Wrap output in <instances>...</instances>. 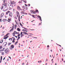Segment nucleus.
Listing matches in <instances>:
<instances>
[{
  "instance_id": "obj_31",
  "label": "nucleus",
  "mask_w": 65,
  "mask_h": 65,
  "mask_svg": "<svg viewBox=\"0 0 65 65\" xmlns=\"http://www.w3.org/2000/svg\"><path fill=\"white\" fill-rule=\"evenodd\" d=\"M25 7H26V6H23L22 7V8H23V9H25Z\"/></svg>"
},
{
  "instance_id": "obj_54",
  "label": "nucleus",
  "mask_w": 65,
  "mask_h": 65,
  "mask_svg": "<svg viewBox=\"0 0 65 65\" xmlns=\"http://www.w3.org/2000/svg\"><path fill=\"white\" fill-rule=\"evenodd\" d=\"M8 57V58H10V59H11V57H10L9 56Z\"/></svg>"
},
{
  "instance_id": "obj_4",
  "label": "nucleus",
  "mask_w": 65,
  "mask_h": 65,
  "mask_svg": "<svg viewBox=\"0 0 65 65\" xmlns=\"http://www.w3.org/2000/svg\"><path fill=\"white\" fill-rule=\"evenodd\" d=\"M34 11V10H30V12H31V13L34 14H36V11Z\"/></svg>"
},
{
  "instance_id": "obj_19",
  "label": "nucleus",
  "mask_w": 65,
  "mask_h": 65,
  "mask_svg": "<svg viewBox=\"0 0 65 65\" xmlns=\"http://www.w3.org/2000/svg\"><path fill=\"white\" fill-rule=\"evenodd\" d=\"M13 30V26H12V29H11L10 30V32H11V31H12V30Z\"/></svg>"
},
{
  "instance_id": "obj_27",
  "label": "nucleus",
  "mask_w": 65,
  "mask_h": 65,
  "mask_svg": "<svg viewBox=\"0 0 65 65\" xmlns=\"http://www.w3.org/2000/svg\"><path fill=\"white\" fill-rule=\"evenodd\" d=\"M11 44V43L10 42H9L8 43V46H9L10 45V44Z\"/></svg>"
},
{
  "instance_id": "obj_17",
  "label": "nucleus",
  "mask_w": 65,
  "mask_h": 65,
  "mask_svg": "<svg viewBox=\"0 0 65 65\" xmlns=\"http://www.w3.org/2000/svg\"><path fill=\"white\" fill-rule=\"evenodd\" d=\"M7 20L6 19H3V22H6V21H7Z\"/></svg>"
},
{
  "instance_id": "obj_56",
  "label": "nucleus",
  "mask_w": 65,
  "mask_h": 65,
  "mask_svg": "<svg viewBox=\"0 0 65 65\" xmlns=\"http://www.w3.org/2000/svg\"><path fill=\"white\" fill-rule=\"evenodd\" d=\"M22 31H25V30H24V29H23L22 30Z\"/></svg>"
},
{
  "instance_id": "obj_43",
  "label": "nucleus",
  "mask_w": 65,
  "mask_h": 65,
  "mask_svg": "<svg viewBox=\"0 0 65 65\" xmlns=\"http://www.w3.org/2000/svg\"><path fill=\"white\" fill-rule=\"evenodd\" d=\"M22 2L21 1H20L18 2V3H22Z\"/></svg>"
},
{
  "instance_id": "obj_57",
  "label": "nucleus",
  "mask_w": 65,
  "mask_h": 65,
  "mask_svg": "<svg viewBox=\"0 0 65 65\" xmlns=\"http://www.w3.org/2000/svg\"><path fill=\"white\" fill-rule=\"evenodd\" d=\"M0 21L1 22V21H2V19H0Z\"/></svg>"
},
{
  "instance_id": "obj_5",
  "label": "nucleus",
  "mask_w": 65,
  "mask_h": 65,
  "mask_svg": "<svg viewBox=\"0 0 65 65\" xmlns=\"http://www.w3.org/2000/svg\"><path fill=\"white\" fill-rule=\"evenodd\" d=\"M13 48H14V46L13 45H11V46L10 47V49L11 50H12Z\"/></svg>"
},
{
  "instance_id": "obj_22",
  "label": "nucleus",
  "mask_w": 65,
  "mask_h": 65,
  "mask_svg": "<svg viewBox=\"0 0 65 65\" xmlns=\"http://www.w3.org/2000/svg\"><path fill=\"white\" fill-rule=\"evenodd\" d=\"M18 20L19 21V22H20V16H19V17H18Z\"/></svg>"
},
{
  "instance_id": "obj_41",
  "label": "nucleus",
  "mask_w": 65,
  "mask_h": 65,
  "mask_svg": "<svg viewBox=\"0 0 65 65\" xmlns=\"http://www.w3.org/2000/svg\"><path fill=\"white\" fill-rule=\"evenodd\" d=\"M24 12H23V11H22V12H21V14H23V13H24Z\"/></svg>"
},
{
  "instance_id": "obj_23",
  "label": "nucleus",
  "mask_w": 65,
  "mask_h": 65,
  "mask_svg": "<svg viewBox=\"0 0 65 65\" xmlns=\"http://www.w3.org/2000/svg\"><path fill=\"white\" fill-rule=\"evenodd\" d=\"M8 37V36L4 38V39H7Z\"/></svg>"
},
{
  "instance_id": "obj_52",
  "label": "nucleus",
  "mask_w": 65,
  "mask_h": 65,
  "mask_svg": "<svg viewBox=\"0 0 65 65\" xmlns=\"http://www.w3.org/2000/svg\"><path fill=\"white\" fill-rule=\"evenodd\" d=\"M20 37H19L18 38V39H20Z\"/></svg>"
},
{
  "instance_id": "obj_51",
  "label": "nucleus",
  "mask_w": 65,
  "mask_h": 65,
  "mask_svg": "<svg viewBox=\"0 0 65 65\" xmlns=\"http://www.w3.org/2000/svg\"><path fill=\"white\" fill-rule=\"evenodd\" d=\"M22 34V32H21V35H23V34Z\"/></svg>"
},
{
  "instance_id": "obj_30",
  "label": "nucleus",
  "mask_w": 65,
  "mask_h": 65,
  "mask_svg": "<svg viewBox=\"0 0 65 65\" xmlns=\"http://www.w3.org/2000/svg\"><path fill=\"white\" fill-rule=\"evenodd\" d=\"M18 43V41L16 42H15V45H17V43Z\"/></svg>"
},
{
  "instance_id": "obj_58",
  "label": "nucleus",
  "mask_w": 65,
  "mask_h": 65,
  "mask_svg": "<svg viewBox=\"0 0 65 65\" xmlns=\"http://www.w3.org/2000/svg\"><path fill=\"white\" fill-rule=\"evenodd\" d=\"M15 9H13V11H15Z\"/></svg>"
},
{
  "instance_id": "obj_40",
  "label": "nucleus",
  "mask_w": 65,
  "mask_h": 65,
  "mask_svg": "<svg viewBox=\"0 0 65 65\" xmlns=\"http://www.w3.org/2000/svg\"><path fill=\"white\" fill-rule=\"evenodd\" d=\"M24 35H21V37H22Z\"/></svg>"
},
{
  "instance_id": "obj_53",
  "label": "nucleus",
  "mask_w": 65,
  "mask_h": 65,
  "mask_svg": "<svg viewBox=\"0 0 65 65\" xmlns=\"http://www.w3.org/2000/svg\"><path fill=\"white\" fill-rule=\"evenodd\" d=\"M5 57H4L3 59V60H5Z\"/></svg>"
},
{
  "instance_id": "obj_55",
  "label": "nucleus",
  "mask_w": 65,
  "mask_h": 65,
  "mask_svg": "<svg viewBox=\"0 0 65 65\" xmlns=\"http://www.w3.org/2000/svg\"><path fill=\"white\" fill-rule=\"evenodd\" d=\"M28 6H30V4H28Z\"/></svg>"
},
{
  "instance_id": "obj_1",
  "label": "nucleus",
  "mask_w": 65,
  "mask_h": 65,
  "mask_svg": "<svg viewBox=\"0 0 65 65\" xmlns=\"http://www.w3.org/2000/svg\"><path fill=\"white\" fill-rule=\"evenodd\" d=\"M11 4H14V6H15L16 5L15 3H16V2L15 1H10Z\"/></svg>"
},
{
  "instance_id": "obj_20",
  "label": "nucleus",
  "mask_w": 65,
  "mask_h": 65,
  "mask_svg": "<svg viewBox=\"0 0 65 65\" xmlns=\"http://www.w3.org/2000/svg\"><path fill=\"white\" fill-rule=\"evenodd\" d=\"M23 34H24V35H26L27 34V35H28V34H27V32H23Z\"/></svg>"
},
{
  "instance_id": "obj_29",
  "label": "nucleus",
  "mask_w": 65,
  "mask_h": 65,
  "mask_svg": "<svg viewBox=\"0 0 65 65\" xmlns=\"http://www.w3.org/2000/svg\"><path fill=\"white\" fill-rule=\"evenodd\" d=\"M2 1H3V2H4V3H5L6 1V0H2Z\"/></svg>"
},
{
  "instance_id": "obj_6",
  "label": "nucleus",
  "mask_w": 65,
  "mask_h": 65,
  "mask_svg": "<svg viewBox=\"0 0 65 65\" xmlns=\"http://www.w3.org/2000/svg\"><path fill=\"white\" fill-rule=\"evenodd\" d=\"M9 16L10 18H12V13L11 12L9 14Z\"/></svg>"
},
{
  "instance_id": "obj_18",
  "label": "nucleus",
  "mask_w": 65,
  "mask_h": 65,
  "mask_svg": "<svg viewBox=\"0 0 65 65\" xmlns=\"http://www.w3.org/2000/svg\"><path fill=\"white\" fill-rule=\"evenodd\" d=\"M2 56H1V61H0V63H1V62H2Z\"/></svg>"
},
{
  "instance_id": "obj_44",
  "label": "nucleus",
  "mask_w": 65,
  "mask_h": 65,
  "mask_svg": "<svg viewBox=\"0 0 65 65\" xmlns=\"http://www.w3.org/2000/svg\"><path fill=\"white\" fill-rule=\"evenodd\" d=\"M32 17H33V18H35V17H35V15H32Z\"/></svg>"
},
{
  "instance_id": "obj_59",
  "label": "nucleus",
  "mask_w": 65,
  "mask_h": 65,
  "mask_svg": "<svg viewBox=\"0 0 65 65\" xmlns=\"http://www.w3.org/2000/svg\"><path fill=\"white\" fill-rule=\"evenodd\" d=\"M34 20H33L32 21H31V22H33V21H34Z\"/></svg>"
},
{
  "instance_id": "obj_62",
  "label": "nucleus",
  "mask_w": 65,
  "mask_h": 65,
  "mask_svg": "<svg viewBox=\"0 0 65 65\" xmlns=\"http://www.w3.org/2000/svg\"><path fill=\"white\" fill-rule=\"evenodd\" d=\"M9 60V59H7V61H8Z\"/></svg>"
},
{
  "instance_id": "obj_48",
  "label": "nucleus",
  "mask_w": 65,
  "mask_h": 65,
  "mask_svg": "<svg viewBox=\"0 0 65 65\" xmlns=\"http://www.w3.org/2000/svg\"><path fill=\"white\" fill-rule=\"evenodd\" d=\"M19 33H19V32H16V34H19Z\"/></svg>"
},
{
  "instance_id": "obj_8",
  "label": "nucleus",
  "mask_w": 65,
  "mask_h": 65,
  "mask_svg": "<svg viewBox=\"0 0 65 65\" xmlns=\"http://www.w3.org/2000/svg\"><path fill=\"white\" fill-rule=\"evenodd\" d=\"M7 42H5L3 43V45L4 46H6V45H7Z\"/></svg>"
},
{
  "instance_id": "obj_32",
  "label": "nucleus",
  "mask_w": 65,
  "mask_h": 65,
  "mask_svg": "<svg viewBox=\"0 0 65 65\" xmlns=\"http://www.w3.org/2000/svg\"><path fill=\"white\" fill-rule=\"evenodd\" d=\"M3 51L2 50H0V53H2L3 52Z\"/></svg>"
},
{
  "instance_id": "obj_42",
  "label": "nucleus",
  "mask_w": 65,
  "mask_h": 65,
  "mask_svg": "<svg viewBox=\"0 0 65 65\" xmlns=\"http://www.w3.org/2000/svg\"><path fill=\"white\" fill-rule=\"evenodd\" d=\"M5 48H3V50H2L3 51H4V50H5Z\"/></svg>"
},
{
  "instance_id": "obj_60",
  "label": "nucleus",
  "mask_w": 65,
  "mask_h": 65,
  "mask_svg": "<svg viewBox=\"0 0 65 65\" xmlns=\"http://www.w3.org/2000/svg\"><path fill=\"white\" fill-rule=\"evenodd\" d=\"M5 64H7V62H5Z\"/></svg>"
},
{
  "instance_id": "obj_33",
  "label": "nucleus",
  "mask_w": 65,
  "mask_h": 65,
  "mask_svg": "<svg viewBox=\"0 0 65 65\" xmlns=\"http://www.w3.org/2000/svg\"><path fill=\"white\" fill-rule=\"evenodd\" d=\"M20 26H21L22 27L23 26V25H22V24L20 22Z\"/></svg>"
},
{
  "instance_id": "obj_24",
  "label": "nucleus",
  "mask_w": 65,
  "mask_h": 65,
  "mask_svg": "<svg viewBox=\"0 0 65 65\" xmlns=\"http://www.w3.org/2000/svg\"><path fill=\"white\" fill-rule=\"evenodd\" d=\"M10 34L9 33H8L7 34H6L5 36L4 37H6V36H7L8 35Z\"/></svg>"
},
{
  "instance_id": "obj_28",
  "label": "nucleus",
  "mask_w": 65,
  "mask_h": 65,
  "mask_svg": "<svg viewBox=\"0 0 65 65\" xmlns=\"http://www.w3.org/2000/svg\"><path fill=\"white\" fill-rule=\"evenodd\" d=\"M3 40H1L0 41V43H2V42H3Z\"/></svg>"
},
{
  "instance_id": "obj_9",
  "label": "nucleus",
  "mask_w": 65,
  "mask_h": 65,
  "mask_svg": "<svg viewBox=\"0 0 65 65\" xmlns=\"http://www.w3.org/2000/svg\"><path fill=\"white\" fill-rule=\"evenodd\" d=\"M8 20H7V21L8 22H9V23H10V22L9 21H11V18H9L8 19Z\"/></svg>"
},
{
  "instance_id": "obj_21",
  "label": "nucleus",
  "mask_w": 65,
  "mask_h": 65,
  "mask_svg": "<svg viewBox=\"0 0 65 65\" xmlns=\"http://www.w3.org/2000/svg\"><path fill=\"white\" fill-rule=\"evenodd\" d=\"M1 15H2V17H3L4 16V13H1Z\"/></svg>"
},
{
  "instance_id": "obj_35",
  "label": "nucleus",
  "mask_w": 65,
  "mask_h": 65,
  "mask_svg": "<svg viewBox=\"0 0 65 65\" xmlns=\"http://www.w3.org/2000/svg\"><path fill=\"white\" fill-rule=\"evenodd\" d=\"M3 48L2 46H0V49H1V48Z\"/></svg>"
},
{
  "instance_id": "obj_16",
  "label": "nucleus",
  "mask_w": 65,
  "mask_h": 65,
  "mask_svg": "<svg viewBox=\"0 0 65 65\" xmlns=\"http://www.w3.org/2000/svg\"><path fill=\"white\" fill-rule=\"evenodd\" d=\"M17 31H14L12 34V35H15V34H16Z\"/></svg>"
},
{
  "instance_id": "obj_25",
  "label": "nucleus",
  "mask_w": 65,
  "mask_h": 65,
  "mask_svg": "<svg viewBox=\"0 0 65 65\" xmlns=\"http://www.w3.org/2000/svg\"><path fill=\"white\" fill-rule=\"evenodd\" d=\"M17 30L18 31H21V30L19 28H18L17 29Z\"/></svg>"
},
{
  "instance_id": "obj_13",
  "label": "nucleus",
  "mask_w": 65,
  "mask_h": 65,
  "mask_svg": "<svg viewBox=\"0 0 65 65\" xmlns=\"http://www.w3.org/2000/svg\"><path fill=\"white\" fill-rule=\"evenodd\" d=\"M38 17L40 19V20L41 21V22L42 21V20H41V17L39 16H38Z\"/></svg>"
},
{
  "instance_id": "obj_12",
  "label": "nucleus",
  "mask_w": 65,
  "mask_h": 65,
  "mask_svg": "<svg viewBox=\"0 0 65 65\" xmlns=\"http://www.w3.org/2000/svg\"><path fill=\"white\" fill-rule=\"evenodd\" d=\"M9 7L10 8H13V5L12 4H11L9 6Z\"/></svg>"
},
{
  "instance_id": "obj_61",
  "label": "nucleus",
  "mask_w": 65,
  "mask_h": 65,
  "mask_svg": "<svg viewBox=\"0 0 65 65\" xmlns=\"http://www.w3.org/2000/svg\"><path fill=\"white\" fill-rule=\"evenodd\" d=\"M15 27L16 28V27H17V25H15Z\"/></svg>"
},
{
  "instance_id": "obj_11",
  "label": "nucleus",
  "mask_w": 65,
  "mask_h": 65,
  "mask_svg": "<svg viewBox=\"0 0 65 65\" xmlns=\"http://www.w3.org/2000/svg\"><path fill=\"white\" fill-rule=\"evenodd\" d=\"M8 51H9L8 48H7L6 50H5V53H7V52H8Z\"/></svg>"
},
{
  "instance_id": "obj_49",
  "label": "nucleus",
  "mask_w": 65,
  "mask_h": 65,
  "mask_svg": "<svg viewBox=\"0 0 65 65\" xmlns=\"http://www.w3.org/2000/svg\"><path fill=\"white\" fill-rule=\"evenodd\" d=\"M58 45H59V46H60V47H61V45L59 44H58Z\"/></svg>"
},
{
  "instance_id": "obj_14",
  "label": "nucleus",
  "mask_w": 65,
  "mask_h": 65,
  "mask_svg": "<svg viewBox=\"0 0 65 65\" xmlns=\"http://www.w3.org/2000/svg\"><path fill=\"white\" fill-rule=\"evenodd\" d=\"M16 14H17V17H18V16L20 15V14H19V12L18 11L16 12Z\"/></svg>"
},
{
  "instance_id": "obj_63",
  "label": "nucleus",
  "mask_w": 65,
  "mask_h": 65,
  "mask_svg": "<svg viewBox=\"0 0 65 65\" xmlns=\"http://www.w3.org/2000/svg\"><path fill=\"white\" fill-rule=\"evenodd\" d=\"M16 24H18V23L17 22H16Z\"/></svg>"
},
{
  "instance_id": "obj_50",
  "label": "nucleus",
  "mask_w": 65,
  "mask_h": 65,
  "mask_svg": "<svg viewBox=\"0 0 65 65\" xmlns=\"http://www.w3.org/2000/svg\"><path fill=\"white\" fill-rule=\"evenodd\" d=\"M50 47V46H49V45H48L47 46V47H48H48Z\"/></svg>"
},
{
  "instance_id": "obj_26",
  "label": "nucleus",
  "mask_w": 65,
  "mask_h": 65,
  "mask_svg": "<svg viewBox=\"0 0 65 65\" xmlns=\"http://www.w3.org/2000/svg\"><path fill=\"white\" fill-rule=\"evenodd\" d=\"M4 6H2L1 7V9H3V8H4Z\"/></svg>"
},
{
  "instance_id": "obj_64",
  "label": "nucleus",
  "mask_w": 65,
  "mask_h": 65,
  "mask_svg": "<svg viewBox=\"0 0 65 65\" xmlns=\"http://www.w3.org/2000/svg\"><path fill=\"white\" fill-rule=\"evenodd\" d=\"M15 36V37H16V38H17V36Z\"/></svg>"
},
{
  "instance_id": "obj_45",
  "label": "nucleus",
  "mask_w": 65,
  "mask_h": 65,
  "mask_svg": "<svg viewBox=\"0 0 65 65\" xmlns=\"http://www.w3.org/2000/svg\"><path fill=\"white\" fill-rule=\"evenodd\" d=\"M2 18V17L1 14L0 15V18Z\"/></svg>"
},
{
  "instance_id": "obj_3",
  "label": "nucleus",
  "mask_w": 65,
  "mask_h": 65,
  "mask_svg": "<svg viewBox=\"0 0 65 65\" xmlns=\"http://www.w3.org/2000/svg\"><path fill=\"white\" fill-rule=\"evenodd\" d=\"M13 39V40L12 41V42L14 43L15 42L14 41V40H15V38L14 37H12V38H10L9 39V40H11V41H12V39Z\"/></svg>"
},
{
  "instance_id": "obj_10",
  "label": "nucleus",
  "mask_w": 65,
  "mask_h": 65,
  "mask_svg": "<svg viewBox=\"0 0 65 65\" xmlns=\"http://www.w3.org/2000/svg\"><path fill=\"white\" fill-rule=\"evenodd\" d=\"M3 5L5 6V7L7 6V4L6 3H4L3 4Z\"/></svg>"
},
{
  "instance_id": "obj_39",
  "label": "nucleus",
  "mask_w": 65,
  "mask_h": 65,
  "mask_svg": "<svg viewBox=\"0 0 65 65\" xmlns=\"http://www.w3.org/2000/svg\"><path fill=\"white\" fill-rule=\"evenodd\" d=\"M2 55H4V52H3L2 53Z\"/></svg>"
},
{
  "instance_id": "obj_46",
  "label": "nucleus",
  "mask_w": 65,
  "mask_h": 65,
  "mask_svg": "<svg viewBox=\"0 0 65 65\" xmlns=\"http://www.w3.org/2000/svg\"><path fill=\"white\" fill-rule=\"evenodd\" d=\"M25 6H27V7L28 6V5H27V4H25Z\"/></svg>"
},
{
  "instance_id": "obj_15",
  "label": "nucleus",
  "mask_w": 65,
  "mask_h": 65,
  "mask_svg": "<svg viewBox=\"0 0 65 65\" xmlns=\"http://www.w3.org/2000/svg\"><path fill=\"white\" fill-rule=\"evenodd\" d=\"M10 11H8L6 12V14H8L9 13H10Z\"/></svg>"
},
{
  "instance_id": "obj_2",
  "label": "nucleus",
  "mask_w": 65,
  "mask_h": 65,
  "mask_svg": "<svg viewBox=\"0 0 65 65\" xmlns=\"http://www.w3.org/2000/svg\"><path fill=\"white\" fill-rule=\"evenodd\" d=\"M8 10V8L7 7V6L6 7H5L4 9H3V11H7V10Z\"/></svg>"
},
{
  "instance_id": "obj_36",
  "label": "nucleus",
  "mask_w": 65,
  "mask_h": 65,
  "mask_svg": "<svg viewBox=\"0 0 65 65\" xmlns=\"http://www.w3.org/2000/svg\"><path fill=\"white\" fill-rule=\"evenodd\" d=\"M21 36V34H18L17 36L18 37H19V36Z\"/></svg>"
},
{
  "instance_id": "obj_7",
  "label": "nucleus",
  "mask_w": 65,
  "mask_h": 65,
  "mask_svg": "<svg viewBox=\"0 0 65 65\" xmlns=\"http://www.w3.org/2000/svg\"><path fill=\"white\" fill-rule=\"evenodd\" d=\"M17 9L18 10H20L21 9V7L20 6H17Z\"/></svg>"
},
{
  "instance_id": "obj_47",
  "label": "nucleus",
  "mask_w": 65,
  "mask_h": 65,
  "mask_svg": "<svg viewBox=\"0 0 65 65\" xmlns=\"http://www.w3.org/2000/svg\"><path fill=\"white\" fill-rule=\"evenodd\" d=\"M36 11L37 12H38V10H36Z\"/></svg>"
},
{
  "instance_id": "obj_37",
  "label": "nucleus",
  "mask_w": 65,
  "mask_h": 65,
  "mask_svg": "<svg viewBox=\"0 0 65 65\" xmlns=\"http://www.w3.org/2000/svg\"><path fill=\"white\" fill-rule=\"evenodd\" d=\"M23 2L26 3V1L25 0H23Z\"/></svg>"
},
{
  "instance_id": "obj_34",
  "label": "nucleus",
  "mask_w": 65,
  "mask_h": 65,
  "mask_svg": "<svg viewBox=\"0 0 65 65\" xmlns=\"http://www.w3.org/2000/svg\"><path fill=\"white\" fill-rule=\"evenodd\" d=\"M25 9L26 10H27V9H28V7H25Z\"/></svg>"
},
{
  "instance_id": "obj_38",
  "label": "nucleus",
  "mask_w": 65,
  "mask_h": 65,
  "mask_svg": "<svg viewBox=\"0 0 65 65\" xmlns=\"http://www.w3.org/2000/svg\"><path fill=\"white\" fill-rule=\"evenodd\" d=\"M14 17H14V18H15L16 20H17V16H15Z\"/></svg>"
}]
</instances>
